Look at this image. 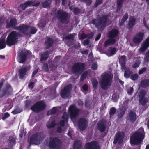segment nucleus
<instances>
[{"label": "nucleus", "instance_id": "obj_12", "mask_svg": "<svg viewBox=\"0 0 149 149\" xmlns=\"http://www.w3.org/2000/svg\"><path fill=\"white\" fill-rule=\"evenodd\" d=\"M72 88V85H68L64 87L61 92V97L64 99H67L69 97L70 94V90Z\"/></svg>", "mask_w": 149, "mask_h": 149}, {"label": "nucleus", "instance_id": "obj_47", "mask_svg": "<svg viewBox=\"0 0 149 149\" xmlns=\"http://www.w3.org/2000/svg\"><path fill=\"white\" fill-rule=\"evenodd\" d=\"M80 9L78 8L77 7H75L73 9V12L75 15H78L80 13Z\"/></svg>", "mask_w": 149, "mask_h": 149}, {"label": "nucleus", "instance_id": "obj_33", "mask_svg": "<svg viewBox=\"0 0 149 149\" xmlns=\"http://www.w3.org/2000/svg\"><path fill=\"white\" fill-rule=\"evenodd\" d=\"M82 146V143L80 141L76 140L74 143L73 149H81Z\"/></svg>", "mask_w": 149, "mask_h": 149}, {"label": "nucleus", "instance_id": "obj_44", "mask_svg": "<svg viewBox=\"0 0 149 149\" xmlns=\"http://www.w3.org/2000/svg\"><path fill=\"white\" fill-rule=\"evenodd\" d=\"M88 72L87 71L84 72L81 75L80 77V81H83L87 77Z\"/></svg>", "mask_w": 149, "mask_h": 149}, {"label": "nucleus", "instance_id": "obj_5", "mask_svg": "<svg viewBox=\"0 0 149 149\" xmlns=\"http://www.w3.org/2000/svg\"><path fill=\"white\" fill-rule=\"evenodd\" d=\"M62 142L58 137H54L49 139V147L50 149H60Z\"/></svg>", "mask_w": 149, "mask_h": 149}, {"label": "nucleus", "instance_id": "obj_26", "mask_svg": "<svg viewBox=\"0 0 149 149\" xmlns=\"http://www.w3.org/2000/svg\"><path fill=\"white\" fill-rule=\"evenodd\" d=\"M118 33V31L117 29H112L108 33L107 36L109 38H114L117 36Z\"/></svg>", "mask_w": 149, "mask_h": 149}, {"label": "nucleus", "instance_id": "obj_20", "mask_svg": "<svg viewBox=\"0 0 149 149\" xmlns=\"http://www.w3.org/2000/svg\"><path fill=\"white\" fill-rule=\"evenodd\" d=\"M6 28H14L17 24V20L15 18H13L10 20L9 22H6Z\"/></svg>", "mask_w": 149, "mask_h": 149}, {"label": "nucleus", "instance_id": "obj_35", "mask_svg": "<svg viewBox=\"0 0 149 149\" xmlns=\"http://www.w3.org/2000/svg\"><path fill=\"white\" fill-rule=\"evenodd\" d=\"M49 53L48 51H46L43 52V53L41 54V61H46L49 57Z\"/></svg>", "mask_w": 149, "mask_h": 149}, {"label": "nucleus", "instance_id": "obj_13", "mask_svg": "<svg viewBox=\"0 0 149 149\" xmlns=\"http://www.w3.org/2000/svg\"><path fill=\"white\" fill-rule=\"evenodd\" d=\"M84 147L85 149H100L98 142L95 141L87 143Z\"/></svg>", "mask_w": 149, "mask_h": 149}, {"label": "nucleus", "instance_id": "obj_60", "mask_svg": "<svg viewBox=\"0 0 149 149\" xmlns=\"http://www.w3.org/2000/svg\"><path fill=\"white\" fill-rule=\"evenodd\" d=\"M107 124L105 121L103 120V132L105 130L106 128L108 129Z\"/></svg>", "mask_w": 149, "mask_h": 149}, {"label": "nucleus", "instance_id": "obj_29", "mask_svg": "<svg viewBox=\"0 0 149 149\" xmlns=\"http://www.w3.org/2000/svg\"><path fill=\"white\" fill-rule=\"evenodd\" d=\"M130 0H117V12H118L122 7V4L124 2L129 1Z\"/></svg>", "mask_w": 149, "mask_h": 149}, {"label": "nucleus", "instance_id": "obj_9", "mask_svg": "<svg viewBox=\"0 0 149 149\" xmlns=\"http://www.w3.org/2000/svg\"><path fill=\"white\" fill-rule=\"evenodd\" d=\"M46 107L45 103L44 101H39L31 107V109L35 112L39 113L44 110Z\"/></svg>", "mask_w": 149, "mask_h": 149}, {"label": "nucleus", "instance_id": "obj_53", "mask_svg": "<svg viewBox=\"0 0 149 149\" xmlns=\"http://www.w3.org/2000/svg\"><path fill=\"white\" fill-rule=\"evenodd\" d=\"M42 70L45 71L47 72L49 70L48 64L47 63H44L42 67Z\"/></svg>", "mask_w": 149, "mask_h": 149}, {"label": "nucleus", "instance_id": "obj_55", "mask_svg": "<svg viewBox=\"0 0 149 149\" xmlns=\"http://www.w3.org/2000/svg\"><path fill=\"white\" fill-rule=\"evenodd\" d=\"M62 118L65 122L68 121V117L67 114L65 112L63 113Z\"/></svg>", "mask_w": 149, "mask_h": 149}, {"label": "nucleus", "instance_id": "obj_19", "mask_svg": "<svg viewBox=\"0 0 149 149\" xmlns=\"http://www.w3.org/2000/svg\"><path fill=\"white\" fill-rule=\"evenodd\" d=\"M148 47H149V37L141 44L139 50L141 52H143Z\"/></svg>", "mask_w": 149, "mask_h": 149}, {"label": "nucleus", "instance_id": "obj_27", "mask_svg": "<svg viewBox=\"0 0 149 149\" xmlns=\"http://www.w3.org/2000/svg\"><path fill=\"white\" fill-rule=\"evenodd\" d=\"M116 40L113 38L108 39L104 43V46L105 47H107V46H110L113 45L115 44Z\"/></svg>", "mask_w": 149, "mask_h": 149}, {"label": "nucleus", "instance_id": "obj_16", "mask_svg": "<svg viewBox=\"0 0 149 149\" xmlns=\"http://www.w3.org/2000/svg\"><path fill=\"white\" fill-rule=\"evenodd\" d=\"M145 35L144 33L140 32L136 33L132 39L133 42L135 44H139L143 40Z\"/></svg>", "mask_w": 149, "mask_h": 149}, {"label": "nucleus", "instance_id": "obj_40", "mask_svg": "<svg viewBox=\"0 0 149 149\" xmlns=\"http://www.w3.org/2000/svg\"><path fill=\"white\" fill-rule=\"evenodd\" d=\"M50 4L49 0H45L41 3L42 6L44 8L48 7Z\"/></svg>", "mask_w": 149, "mask_h": 149}, {"label": "nucleus", "instance_id": "obj_62", "mask_svg": "<svg viewBox=\"0 0 149 149\" xmlns=\"http://www.w3.org/2000/svg\"><path fill=\"white\" fill-rule=\"evenodd\" d=\"M10 116L8 112L5 113L3 115V116L2 117V119L4 120L6 118L9 117Z\"/></svg>", "mask_w": 149, "mask_h": 149}, {"label": "nucleus", "instance_id": "obj_39", "mask_svg": "<svg viewBox=\"0 0 149 149\" xmlns=\"http://www.w3.org/2000/svg\"><path fill=\"white\" fill-rule=\"evenodd\" d=\"M148 102V99L146 97L139 98V102L142 105H145Z\"/></svg>", "mask_w": 149, "mask_h": 149}, {"label": "nucleus", "instance_id": "obj_14", "mask_svg": "<svg viewBox=\"0 0 149 149\" xmlns=\"http://www.w3.org/2000/svg\"><path fill=\"white\" fill-rule=\"evenodd\" d=\"M30 28V26L25 24L20 25L17 27L16 29L18 30L21 33H23L26 36L29 35V30Z\"/></svg>", "mask_w": 149, "mask_h": 149}, {"label": "nucleus", "instance_id": "obj_42", "mask_svg": "<svg viewBox=\"0 0 149 149\" xmlns=\"http://www.w3.org/2000/svg\"><path fill=\"white\" fill-rule=\"evenodd\" d=\"M97 129L101 132H102V119L97 124Z\"/></svg>", "mask_w": 149, "mask_h": 149}, {"label": "nucleus", "instance_id": "obj_64", "mask_svg": "<svg viewBox=\"0 0 149 149\" xmlns=\"http://www.w3.org/2000/svg\"><path fill=\"white\" fill-rule=\"evenodd\" d=\"M35 86V83L33 82H30L28 85V87L31 89H32Z\"/></svg>", "mask_w": 149, "mask_h": 149}, {"label": "nucleus", "instance_id": "obj_38", "mask_svg": "<svg viewBox=\"0 0 149 149\" xmlns=\"http://www.w3.org/2000/svg\"><path fill=\"white\" fill-rule=\"evenodd\" d=\"M22 108L19 107L18 106H16L14 110L11 113L13 115H16L22 112Z\"/></svg>", "mask_w": 149, "mask_h": 149}, {"label": "nucleus", "instance_id": "obj_24", "mask_svg": "<svg viewBox=\"0 0 149 149\" xmlns=\"http://www.w3.org/2000/svg\"><path fill=\"white\" fill-rule=\"evenodd\" d=\"M136 19L132 16L130 17L128 28L130 30H132L133 26L135 25Z\"/></svg>", "mask_w": 149, "mask_h": 149}, {"label": "nucleus", "instance_id": "obj_41", "mask_svg": "<svg viewBox=\"0 0 149 149\" xmlns=\"http://www.w3.org/2000/svg\"><path fill=\"white\" fill-rule=\"evenodd\" d=\"M92 84L93 88L94 90H96L97 88L98 83L96 79H94L91 81Z\"/></svg>", "mask_w": 149, "mask_h": 149}, {"label": "nucleus", "instance_id": "obj_63", "mask_svg": "<svg viewBox=\"0 0 149 149\" xmlns=\"http://www.w3.org/2000/svg\"><path fill=\"white\" fill-rule=\"evenodd\" d=\"M57 109L55 107H53L50 111V114L52 115L56 113Z\"/></svg>", "mask_w": 149, "mask_h": 149}, {"label": "nucleus", "instance_id": "obj_17", "mask_svg": "<svg viewBox=\"0 0 149 149\" xmlns=\"http://www.w3.org/2000/svg\"><path fill=\"white\" fill-rule=\"evenodd\" d=\"M30 65L24 66L19 70L18 72L20 79H23L24 77L28 71L30 70Z\"/></svg>", "mask_w": 149, "mask_h": 149}, {"label": "nucleus", "instance_id": "obj_10", "mask_svg": "<svg viewBox=\"0 0 149 149\" xmlns=\"http://www.w3.org/2000/svg\"><path fill=\"white\" fill-rule=\"evenodd\" d=\"M29 51L28 50H22L17 53V61L20 63H23L27 60L29 54Z\"/></svg>", "mask_w": 149, "mask_h": 149}, {"label": "nucleus", "instance_id": "obj_15", "mask_svg": "<svg viewBox=\"0 0 149 149\" xmlns=\"http://www.w3.org/2000/svg\"><path fill=\"white\" fill-rule=\"evenodd\" d=\"M88 124V122L87 120L84 118H81L78 120V126L81 130H84L87 128Z\"/></svg>", "mask_w": 149, "mask_h": 149}, {"label": "nucleus", "instance_id": "obj_59", "mask_svg": "<svg viewBox=\"0 0 149 149\" xmlns=\"http://www.w3.org/2000/svg\"><path fill=\"white\" fill-rule=\"evenodd\" d=\"M102 1V0H96L95 3L94 4V7L95 8L97 7L101 3Z\"/></svg>", "mask_w": 149, "mask_h": 149}, {"label": "nucleus", "instance_id": "obj_28", "mask_svg": "<svg viewBox=\"0 0 149 149\" xmlns=\"http://www.w3.org/2000/svg\"><path fill=\"white\" fill-rule=\"evenodd\" d=\"M128 119L132 123L134 122L136 119V114L135 113L131 111L129 113Z\"/></svg>", "mask_w": 149, "mask_h": 149}, {"label": "nucleus", "instance_id": "obj_56", "mask_svg": "<svg viewBox=\"0 0 149 149\" xmlns=\"http://www.w3.org/2000/svg\"><path fill=\"white\" fill-rule=\"evenodd\" d=\"M81 1L83 2H85L87 6H89L92 3V0H81Z\"/></svg>", "mask_w": 149, "mask_h": 149}, {"label": "nucleus", "instance_id": "obj_4", "mask_svg": "<svg viewBox=\"0 0 149 149\" xmlns=\"http://www.w3.org/2000/svg\"><path fill=\"white\" fill-rule=\"evenodd\" d=\"M19 33L16 31H11L7 36L6 40V45L10 47L16 44L18 41Z\"/></svg>", "mask_w": 149, "mask_h": 149}, {"label": "nucleus", "instance_id": "obj_49", "mask_svg": "<svg viewBox=\"0 0 149 149\" xmlns=\"http://www.w3.org/2000/svg\"><path fill=\"white\" fill-rule=\"evenodd\" d=\"M37 30L36 28L34 27H32L31 28L29 33L31 34H35L37 31Z\"/></svg>", "mask_w": 149, "mask_h": 149}, {"label": "nucleus", "instance_id": "obj_37", "mask_svg": "<svg viewBox=\"0 0 149 149\" xmlns=\"http://www.w3.org/2000/svg\"><path fill=\"white\" fill-rule=\"evenodd\" d=\"M6 45V41L4 38H0V50L4 48Z\"/></svg>", "mask_w": 149, "mask_h": 149}, {"label": "nucleus", "instance_id": "obj_21", "mask_svg": "<svg viewBox=\"0 0 149 149\" xmlns=\"http://www.w3.org/2000/svg\"><path fill=\"white\" fill-rule=\"evenodd\" d=\"M91 23L95 25L98 29H99V27L101 29L102 28V18L101 17L99 20L95 19H93L91 21Z\"/></svg>", "mask_w": 149, "mask_h": 149}, {"label": "nucleus", "instance_id": "obj_45", "mask_svg": "<svg viewBox=\"0 0 149 149\" xmlns=\"http://www.w3.org/2000/svg\"><path fill=\"white\" fill-rule=\"evenodd\" d=\"M8 140L11 144H15L16 138L14 136H10Z\"/></svg>", "mask_w": 149, "mask_h": 149}, {"label": "nucleus", "instance_id": "obj_61", "mask_svg": "<svg viewBox=\"0 0 149 149\" xmlns=\"http://www.w3.org/2000/svg\"><path fill=\"white\" fill-rule=\"evenodd\" d=\"M140 62L139 61H136L134 63L132 67L133 68H136L139 66Z\"/></svg>", "mask_w": 149, "mask_h": 149}, {"label": "nucleus", "instance_id": "obj_52", "mask_svg": "<svg viewBox=\"0 0 149 149\" xmlns=\"http://www.w3.org/2000/svg\"><path fill=\"white\" fill-rule=\"evenodd\" d=\"M118 98V95L117 93H115L113 95L112 99L114 102H116Z\"/></svg>", "mask_w": 149, "mask_h": 149}, {"label": "nucleus", "instance_id": "obj_54", "mask_svg": "<svg viewBox=\"0 0 149 149\" xmlns=\"http://www.w3.org/2000/svg\"><path fill=\"white\" fill-rule=\"evenodd\" d=\"M138 78V76L137 73L132 74L130 76V78L134 81L137 80Z\"/></svg>", "mask_w": 149, "mask_h": 149}, {"label": "nucleus", "instance_id": "obj_22", "mask_svg": "<svg viewBox=\"0 0 149 149\" xmlns=\"http://www.w3.org/2000/svg\"><path fill=\"white\" fill-rule=\"evenodd\" d=\"M54 40L52 38L47 37V40L45 41V45L46 49H48L51 47L54 43Z\"/></svg>", "mask_w": 149, "mask_h": 149}, {"label": "nucleus", "instance_id": "obj_2", "mask_svg": "<svg viewBox=\"0 0 149 149\" xmlns=\"http://www.w3.org/2000/svg\"><path fill=\"white\" fill-rule=\"evenodd\" d=\"M56 16L61 23L67 24L70 20V16L67 12L60 10H58L55 13Z\"/></svg>", "mask_w": 149, "mask_h": 149}, {"label": "nucleus", "instance_id": "obj_36", "mask_svg": "<svg viewBox=\"0 0 149 149\" xmlns=\"http://www.w3.org/2000/svg\"><path fill=\"white\" fill-rule=\"evenodd\" d=\"M121 69L123 71V70H125L124 74V77L126 78L129 77L131 74V72L130 70L129 69L127 68H126L125 66V67L124 68H121Z\"/></svg>", "mask_w": 149, "mask_h": 149}, {"label": "nucleus", "instance_id": "obj_30", "mask_svg": "<svg viewBox=\"0 0 149 149\" xmlns=\"http://www.w3.org/2000/svg\"><path fill=\"white\" fill-rule=\"evenodd\" d=\"M116 51L115 48L110 47L108 51L104 53L108 56H111L115 54Z\"/></svg>", "mask_w": 149, "mask_h": 149}, {"label": "nucleus", "instance_id": "obj_31", "mask_svg": "<svg viewBox=\"0 0 149 149\" xmlns=\"http://www.w3.org/2000/svg\"><path fill=\"white\" fill-rule=\"evenodd\" d=\"M126 58L125 56L123 55L120 57L119 59V62L121 65V68H123L125 67V64L126 62Z\"/></svg>", "mask_w": 149, "mask_h": 149}, {"label": "nucleus", "instance_id": "obj_18", "mask_svg": "<svg viewBox=\"0 0 149 149\" xmlns=\"http://www.w3.org/2000/svg\"><path fill=\"white\" fill-rule=\"evenodd\" d=\"M123 137V132L117 133L115 136L113 143L116 144L117 142H118L119 144H121L122 142Z\"/></svg>", "mask_w": 149, "mask_h": 149}, {"label": "nucleus", "instance_id": "obj_6", "mask_svg": "<svg viewBox=\"0 0 149 149\" xmlns=\"http://www.w3.org/2000/svg\"><path fill=\"white\" fill-rule=\"evenodd\" d=\"M85 67V64L84 63H76L72 67V72L73 74L76 75H80L83 72Z\"/></svg>", "mask_w": 149, "mask_h": 149}, {"label": "nucleus", "instance_id": "obj_8", "mask_svg": "<svg viewBox=\"0 0 149 149\" xmlns=\"http://www.w3.org/2000/svg\"><path fill=\"white\" fill-rule=\"evenodd\" d=\"M113 75L111 73H106L103 76V89H107L110 86Z\"/></svg>", "mask_w": 149, "mask_h": 149}, {"label": "nucleus", "instance_id": "obj_51", "mask_svg": "<svg viewBox=\"0 0 149 149\" xmlns=\"http://www.w3.org/2000/svg\"><path fill=\"white\" fill-rule=\"evenodd\" d=\"M74 36L73 34H70L69 35H67L65 37V39L66 40L71 39L72 40H74Z\"/></svg>", "mask_w": 149, "mask_h": 149}, {"label": "nucleus", "instance_id": "obj_3", "mask_svg": "<svg viewBox=\"0 0 149 149\" xmlns=\"http://www.w3.org/2000/svg\"><path fill=\"white\" fill-rule=\"evenodd\" d=\"M3 85V82L0 83V99L4 97H8L13 94V89L12 86L9 84H6L1 90Z\"/></svg>", "mask_w": 149, "mask_h": 149}, {"label": "nucleus", "instance_id": "obj_50", "mask_svg": "<svg viewBox=\"0 0 149 149\" xmlns=\"http://www.w3.org/2000/svg\"><path fill=\"white\" fill-rule=\"evenodd\" d=\"M56 125L55 122L54 121H53L50 124H48L47 127L48 128H51L54 127Z\"/></svg>", "mask_w": 149, "mask_h": 149}, {"label": "nucleus", "instance_id": "obj_1", "mask_svg": "<svg viewBox=\"0 0 149 149\" xmlns=\"http://www.w3.org/2000/svg\"><path fill=\"white\" fill-rule=\"evenodd\" d=\"M145 132L143 128L139 129L130 137V142L131 144L138 145L142 142L145 137Z\"/></svg>", "mask_w": 149, "mask_h": 149}, {"label": "nucleus", "instance_id": "obj_11", "mask_svg": "<svg viewBox=\"0 0 149 149\" xmlns=\"http://www.w3.org/2000/svg\"><path fill=\"white\" fill-rule=\"evenodd\" d=\"M68 111L71 119H74L79 114L80 110L75 104H72L70 106Z\"/></svg>", "mask_w": 149, "mask_h": 149}, {"label": "nucleus", "instance_id": "obj_57", "mask_svg": "<svg viewBox=\"0 0 149 149\" xmlns=\"http://www.w3.org/2000/svg\"><path fill=\"white\" fill-rule=\"evenodd\" d=\"M144 59L146 62L149 61V50L146 53Z\"/></svg>", "mask_w": 149, "mask_h": 149}, {"label": "nucleus", "instance_id": "obj_46", "mask_svg": "<svg viewBox=\"0 0 149 149\" xmlns=\"http://www.w3.org/2000/svg\"><path fill=\"white\" fill-rule=\"evenodd\" d=\"M146 91L144 90H141L140 91L138 95L139 98H141L144 97L146 94Z\"/></svg>", "mask_w": 149, "mask_h": 149}, {"label": "nucleus", "instance_id": "obj_25", "mask_svg": "<svg viewBox=\"0 0 149 149\" xmlns=\"http://www.w3.org/2000/svg\"><path fill=\"white\" fill-rule=\"evenodd\" d=\"M28 7H37L40 4V1H33L31 0H28L26 1Z\"/></svg>", "mask_w": 149, "mask_h": 149}, {"label": "nucleus", "instance_id": "obj_48", "mask_svg": "<svg viewBox=\"0 0 149 149\" xmlns=\"http://www.w3.org/2000/svg\"><path fill=\"white\" fill-rule=\"evenodd\" d=\"M116 109L114 107L111 108L110 110L109 114L111 116H112L116 112Z\"/></svg>", "mask_w": 149, "mask_h": 149}, {"label": "nucleus", "instance_id": "obj_58", "mask_svg": "<svg viewBox=\"0 0 149 149\" xmlns=\"http://www.w3.org/2000/svg\"><path fill=\"white\" fill-rule=\"evenodd\" d=\"M20 7L21 8L22 10H25L27 7H28V6L26 2H25L23 4H20Z\"/></svg>", "mask_w": 149, "mask_h": 149}, {"label": "nucleus", "instance_id": "obj_43", "mask_svg": "<svg viewBox=\"0 0 149 149\" xmlns=\"http://www.w3.org/2000/svg\"><path fill=\"white\" fill-rule=\"evenodd\" d=\"M128 17V14L126 13L124 14L120 24V26L123 24L125 22L127 19Z\"/></svg>", "mask_w": 149, "mask_h": 149}, {"label": "nucleus", "instance_id": "obj_32", "mask_svg": "<svg viewBox=\"0 0 149 149\" xmlns=\"http://www.w3.org/2000/svg\"><path fill=\"white\" fill-rule=\"evenodd\" d=\"M108 16H103V27H105L107 25H108L111 23V22L109 19L108 18Z\"/></svg>", "mask_w": 149, "mask_h": 149}, {"label": "nucleus", "instance_id": "obj_7", "mask_svg": "<svg viewBox=\"0 0 149 149\" xmlns=\"http://www.w3.org/2000/svg\"><path fill=\"white\" fill-rule=\"evenodd\" d=\"M43 137V134L42 132H38L34 133L30 138L29 141L30 145L36 144L40 143L42 140Z\"/></svg>", "mask_w": 149, "mask_h": 149}, {"label": "nucleus", "instance_id": "obj_23", "mask_svg": "<svg viewBox=\"0 0 149 149\" xmlns=\"http://www.w3.org/2000/svg\"><path fill=\"white\" fill-rule=\"evenodd\" d=\"M126 109V107L125 106H123L119 108L117 115L119 118H120L123 117Z\"/></svg>", "mask_w": 149, "mask_h": 149}, {"label": "nucleus", "instance_id": "obj_34", "mask_svg": "<svg viewBox=\"0 0 149 149\" xmlns=\"http://www.w3.org/2000/svg\"><path fill=\"white\" fill-rule=\"evenodd\" d=\"M141 86L143 88H146L149 86V79H145L141 81L140 84Z\"/></svg>", "mask_w": 149, "mask_h": 149}]
</instances>
